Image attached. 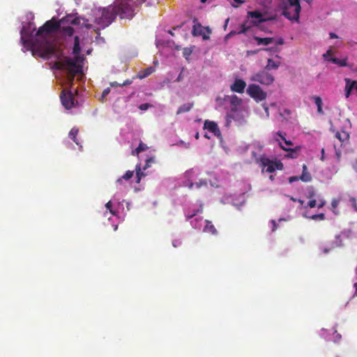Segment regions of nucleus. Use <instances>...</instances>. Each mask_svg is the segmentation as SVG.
<instances>
[{"label": "nucleus", "mask_w": 357, "mask_h": 357, "mask_svg": "<svg viewBox=\"0 0 357 357\" xmlns=\"http://www.w3.org/2000/svg\"><path fill=\"white\" fill-rule=\"evenodd\" d=\"M36 31L35 24L32 22L27 23L26 25L23 26L21 29V41L24 46H29L31 48L33 55H36L42 58H50L55 51V48L52 43V34L49 33L45 37L50 46L51 51L49 53L43 52L42 47V39L38 38L37 32L35 35L33 33Z\"/></svg>", "instance_id": "1"}, {"label": "nucleus", "mask_w": 357, "mask_h": 357, "mask_svg": "<svg viewBox=\"0 0 357 357\" xmlns=\"http://www.w3.org/2000/svg\"><path fill=\"white\" fill-rule=\"evenodd\" d=\"M81 18L79 17H73L72 15H67L59 21H56L55 17L47 20L45 24L39 27L37 31L38 38L42 39V47L45 51L44 52L49 53L51 51V47L46 39L47 35L49 33H55L59 29L61 24H68L73 25H78L80 24Z\"/></svg>", "instance_id": "2"}, {"label": "nucleus", "mask_w": 357, "mask_h": 357, "mask_svg": "<svg viewBox=\"0 0 357 357\" xmlns=\"http://www.w3.org/2000/svg\"><path fill=\"white\" fill-rule=\"evenodd\" d=\"M53 68L56 70H64L67 72V80L70 85L73 84L75 77L81 73L82 66L77 63L75 59L66 57L61 61L54 63Z\"/></svg>", "instance_id": "3"}, {"label": "nucleus", "mask_w": 357, "mask_h": 357, "mask_svg": "<svg viewBox=\"0 0 357 357\" xmlns=\"http://www.w3.org/2000/svg\"><path fill=\"white\" fill-rule=\"evenodd\" d=\"M115 8L112 6L107 8H99L94 11V22L99 26V29L108 26L115 19Z\"/></svg>", "instance_id": "4"}, {"label": "nucleus", "mask_w": 357, "mask_h": 357, "mask_svg": "<svg viewBox=\"0 0 357 357\" xmlns=\"http://www.w3.org/2000/svg\"><path fill=\"white\" fill-rule=\"evenodd\" d=\"M280 8L282 10V15L286 18L298 22L301 10L300 0H292L287 2L283 1L280 3Z\"/></svg>", "instance_id": "5"}, {"label": "nucleus", "mask_w": 357, "mask_h": 357, "mask_svg": "<svg viewBox=\"0 0 357 357\" xmlns=\"http://www.w3.org/2000/svg\"><path fill=\"white\" fill-rule=\"evenodd\" d=\"M257 162L262 167V172L273 173L275 169L282 170L283 169V165L281 162H274L265 156H261L257 160Z\"/></svg>", "instance_id": "6"}, {"label": "nucleus", "mask_w": 357, "mask_h": 357, "mask_svg": "<svg viewBox=\"0 0 357 357\" xmlns=\"http://www.w3.org/2000/svg\"><path fill=\"white\" fill-rule=\"evenodd\" d=\"M133 0L123 1L113 6L112 7L115 8V13H116V15H119L121 18L132 17L133 10L130 3Z\"/></svg>", "instance_id": "7"}, {"label": "nucleus", "mask_w": 357, "mask_h": 357, "mask_svg": "<svg viewBox=\"0 0 357 357\" xmlns=\"http://www.w3.org/2000/svg\"><path fill=\"white\" fill-rule=\"evenodd\" d=\"M250 79L252 82H259L261 84L267 86L272 84L275 81L273 75L265 69L254 74Z\"/></svg>", "instance_id": "8"}, {"label": "nucleus", "mask_w": 357, "mask_h": 357, "mask_svg": "<svg viewBox=\"0 0 357 357\" xmlns=\"http://www.w3.org/2000/svg\"><path fill=\"white\" fill-rule=\"evenodd\" d=\"M247 93L257 102L264 100L267 97L266 93L259 85L255 84L248 86Z\"/></svg>", "instance_id": "9"}, {"label": "nucleus", "mask_w": 357, "mask_h": 357, "mask_svg": "<svg viewBox=\"0 0 357 357\" xmlns=\"http://www.w3.org/2000/svg\"><path fill=\"white\" fill-rule=\"evenodd\" d=\"M248 16L256 19L248 20V23L251 24L252 26H257L259 23L273 20L276 18L275 15L265 17L261 13L257 10L248 12Z\"/></svg>", "instance_id": "10"}, {"label": "nucleus", "mask_w": 357, "mask_h": 357, "mask_svg": "<svg viewBox=\"0 0 357 357\" xmlns=\"http://www.w3.org/2000/svg\"><path fill=\"white\" fill-rule=\"evenodd\" d=\"M60 98L63 106L66 109H70L75 106V100L70 91L63 90L61 93Z\"/></svg>", "instance_id": "11"}, {"label": "nucleus", "mask_w": 357, "mask_h": 357, "mask_svg": "<svg viewBox=\"0 0 357 357\" xmlns=\"http://www.w3.org/2000/svg\"><path fill=\"white\" fill-rule=\"evenodd\" d=\"M211 33V30L208 26L203 27L200 24L193 26L192 34L194 36H202L203 40H206L210 38Z\"/></svg>", "instance_id": "12"}, {"label": "nucleus", "mask_w": 357, "mask_h": 357, "mask_svg": "<svg viewBox=\"0 0 357 357\" xmlns=\"http://www.w3.org/2000/svg\"><path fill=\"white\" fill-rule=\"evenodd\" d=\"M345 97L348 98L351 94L353 90L356 89L357 90V81H353L350 79L349 78H345Z\"/></svg>", "instance_id": "13"}, {"label": "nucleus", "mask_w": 357, "mask_h": 357, "mask_svg": "<svg viewBox=\"0 0 357 357\" xmlns=\"http://www.w3.org/2000/svg\"><path fill=\"white\" fill-rule=\"evenodd\" d=\"M246 86V83L241 79H236L234 82L231 85L230 89L234 92L242 93Z\"/></svg>", "instance_id": "14"}, {"label": "nucleus", "mask_w": 357, "mask_h": 357, "mask_svg": "<svg viewBox=\"0 0 357 357\" xmlns=\"http://www.w3.org/2000/svg\"><path fill=\"white\" fill-rule=\"evenodd\" d=\"M204 128L207 129L208 131L213 133L215 136L218 137L221 135L220 130L217 123L214 121L206 120L204 122Z\"/></svg>", "instance_id": "15"}, {"label": "nucleus", "mask_w": 357, "mask_h": 357, "mask_svg": "<svg viewBox=\"0 0 357 357\" xmlns=\"http://www.w3.org/2000/svg\"><path fill=\"white\" fill-rule=\"evenodd\" d=\"M276 135H278L284 142V144H286V146H284L281 142H279V145L280 146V148L284 150V151H291V152H296V150L295 149H291L290 146H291L293 145V143L290 140H287L284 135H286V134L284 132H280V131H278Z\"/></svg>", "instance_id": "16"}, {"label": "nucleus", "mask_w": 357, "mask_h": 357, "mask_svg": "<svg viewBox=\"0 0 357 357\" xmlns=\"http://www.w3.org/2000/svg\"><path fill=\"white\" fill-rule=\"evenodd\" d=\"M229 100L231 107V110L233 112H236L237 110V107L242 103V100L236 95L229 96Z\"/></svg>", "instance_id": "17"}, {"label": "nucleus", "mask_w": 357, "mask_h": 357, "mask_svg": "<svg viewBox=\"0 0 357 357\" xmlns=\"http://www.w3.org/2000/svg\"><path fill=\"white\" fill-rule=\"evenodd\" d=\"M66 24H61L59 29L56 31H60L62 34L72 36L74 33V29L70 26L66 25Z\"/></svg>", "instance_id": "18"}, {"label": "nucleus", "mask_w": 357, "mask_h": 357, "mask_svg": "<svg viewBox=\"0 0 357 357\" xmlns=\"http://www.w3.org/2000/svg\"><path fill=\"white\" fill-rule=\"evenodd\" d=\"M206 225L204 227L203 231L206 233H211L213 235H216L218 234V231L215 229V226L213 223L208 220H205Z\"/></svg>", "instance_id": "19"}, {"label": "nucleus", "mask_w": 357, "mask_h": 357, "mask_svg": "<svg viewBox=\"0 0 357 357\" xmlns=\"http://www.w3.org/2000/svg\"><path fill=\"white\" fill-rule=\"evenodd\" d=\"M281 65L280 61H274L272 59H268L267 64L265 66L264 69L267 71L271 70H276Z\"/></svg>", "instance_id": "20"}, {"label": "nucleus", "mask_w": 357, "mask_h": 357, "mask_svg": "<svg viewBox=\"0 0 357 357\" xmlns=\"http://www.w3.org/2000/svg\"><path fill=\"white\" fill-rule=\"evenodd\" d=\"M253 38L258 45H268L274 40L273 38H260L259 36H254Z\"/></svg>", "instance_id": "21"}, {"label": "nucleus", "mask_w": 357, "mask_h": 357, "mask_svg": "<svg viewBox=\"0 0 357 357\" xmlns=\"http://www.w3.org/2000/svg\"><path fill=\"white\" fill-rule=\"evenodd\" d=\"M252 25L248 23V20L245 21L243 23L240 24L239 30H236V35L247 33L250 29Z\"/></svg>", "instance_id": "22"}, {"label": "nucleus", "mask_w": 357, "mask_h": 357, "mask_svg": "<svg viewBox=\"0 0 357 357\" xmlns=\"http://www.w3.org/2000/svg\"><path fill=\"white\" fill-rule=\"evenodd\" d=\"M193 105H194L193 102H188V103L183 104L178 107V109L176 112V114H180L182 113L188 112L190 111V109L192 108Z\"/></svg>", "instance_id": "23"}, {"label": "nucleus", "mask_w": 357, "mask_h": 357, "mask_svg": "<svg viewBox=\"0 0 357 357\" xmlns=\"http://www.w3.org/2000/svg\"><path fill=\"white\" fill-rule=\"evenodd\" d=\"M81 52V47L79 45V38L76 36L74 38V45L73 48V54L75 55H78Z\"/></svg>", "instance_id": "24"}, {"label": "nucleus", "mask_w": 357, "mask_h": 357, "mask_svg": "<svg viewBox=\"0 0 357 357\" xmlns=\"http://www.w3.org/2000/svg\"><path fill=\"white\" fill-rule=\"evenodd\" d=\"M154 71H155L154 67L150 66V67L144 69V70L141 71L139 73L138 77L140 79H144V78L148 77L149 75H151Z\"/></svg>", "instance_id": "25"}, {"label": "nucleus", "mask_w": 357, "mask_h": 357, "mask_svg": "<svg viewBox=\"0 0 357 357\" xmlns=\"http://www.w3.org/2000/svg\"><path fill=\"white\" fill-rule=\"evenodd\" d=\"M148 149H149L148 146L146 144L141 142L139 144V146L135 150L132 151V155H138L139 153L146 151Z\"/></svg>", "instance_id": "26"}, {"label": "nucleus", "mask_w": 357, "mask_h": 357, "mask_svg": "<svg viewBox=\"0 0 357 357\" xmlns=\"http://www.w3.org/2000/svg\"><path fill=\"white\" fill-rule=\"evenodd\" d=\"M335 137L341 142H344L349 140V135L347 132L342 131L337 132L335 134Z\"/></svg>", "instance_id": "27"}, {"label": "nucleus", "mask_w": 357, "mask_h": 357, "mask_svg": "<svg viewBox=\"0 0 357 357\" xmlns=\"http://www.w3.org/2000/svg\"><path fill=\"white\" fill-rule=\"evenodd\" d=\"M347 59H337V58H335V57H331L330 58V61H331L333 63H335V64L338 65L339 66H342V67L347 66Z\"/></svg>", "instance_id": "28"}, {"label": "nucleus", "mask_w": 357, "mask_h": 357, "mask_svg": "<svg viewBox=\"0 0 357 357\" xmlns=\"http://www.w3.org/2000/svg\"><path fill=\"white\" fill-rule=\"evenodd\" d=\"M203 211L202 205L200 206L199 208L192 210V211H188L185 212V218L187 220H189L194 216H195L197 213H202Z\"/></svg>", "instance_id": "29"}, {"label": "nucleus", "mask_w": 357, "mask_h": 357, "mask_svg": "<svg viewBox=\"0 0 357 357\" xmlns=\"http://www.w3.org/2000/svg\"><path fill=\"white\" fill-rule=\"evenodd\" d=\"M78 134V129L75 128H73L69 132L70 138L75 142L76 144L79 145L78 140L77 139V136Z\"/></svg>", "instance_id": "30"}, {"label": "nucleus", "mask_w": 357, "mask_h": 357, "mask_svg": "<svg viewBox=\"0 0 357 357\" xmlns=\"http://www.w3.org/2000/svg\"><path fill=\"white\" fill-rule=\"evenodd\" d=\"M134 172L133 171H127L125 174L120 178L117 180V183H121L122 178L125 180H129L133 176Z\"/></svg>", "instance_id": "31"}, {"label": "nucleus", "mask_w": 357, "mask_h": 357, "mask_svg": "<svg viewBox=\"0 0 357 357\" xmlns=\"http://www.w3.org/2000/svg\"><path fill=\"white\" fill-rule=\"evenodd\" d=\"M300 179L303 182H310L312 181V176L310 172L302 173L300 176Z\"/></svg>", "instance_id": "32"}, {"label": "nucleus", "mask_w": 357, "mask_h": 357, "mask_svg": "<svg viewBox=\"0 0 357 357\" xmlns=\"http://www.w3.org/2000/svg\"><path fill=\"white\" fill-rule=\"evenodd\" d=\"M136 176H137V183H139L142 177L145 176V174L141 170L140 165L136 166Z\"/></svg>", "instance_id": "33"}, {"label": "nucleus", "mask_w": 357, "mask_h": 357, "mask_svg": "<svg viewBox=\"0 0 357 357\" xmlns=\"http://www.w3.org/2000/svg\"><path fill=\"white\" fill-rule=\"evenodd\" d=\"M192 50L191 48L185 47L183 50V56L188 59L189 56L192 54Z\"/></svg>", "instance_id": "34"}, {"label": "nucleus", "mask_w": 357, "mask_h": 357, "mask_svg": "<svg viewBox=\"0 0 357 357\" xmlns=\"http://www.w3.org/2000/svg\"><path fill=\"white\" fill-rule=\"evenodd\" d=\"M236 35V30H232L229 33H227L225 38H224V40L225 43H227L228 40L233 37L234 36Z\"/></svg>", "instance_id": "35"}, {"label": "nucleus", "mask_w": 357, "mask_h": 357, "mask_svg": "<svg viewBox=\"0 0 357 357\" xmlns=\"http://www.w3.org/2000/svg\"><path fill=\"white\" fill-rule=\"evenodd\" d=\"M312 99L317 107L322 106V100L319 96H313Z\"/></svg>", "instance_id": "36"}, {"label": "nucleus", "mask_w": 357, "mask_h": 357, "mask_svg": "<svg viewBox=\"0 0 357 357\" xmlns=\"http://www.w3.org/2000/svg\"><path fill=\"white\" fill-rule=\"evenodd\" d=\"M195 186L197 188L207 186V182L206 180H199V181L195 183Z\"/></svg>", "instance_id": "37"}, {"label": "nucleus", "mask_w": 357, "mask_h": 357, "mask_svg": "<svg viewBox=\"0 0 357 357\" xmlns=\"http://www.w3.org/2000/svg\"><path fill=\"white\" fill-rule=\"evenodd\" d=\"M310 218L312 220H317V219H319L321 220H323L325 219V215L324 213H319V214H317V215H313L310 217Z\"/></svg>", "instance_id": "38"}, {"label": "nucleus", "mask_w": 357, "mask_h": 357, "mask_svg": "<svg viewBox=\"0 0 357 357\" xmlns=\"http://www.w3.org/2000/svg\"><path fill=\"white\" fill-rule=\"evenodd\" d=\"M333 51L330 49L325 54H323V56L325 60L330 61V58L333 57Z\"/></svg>", "instance_id": "39"}, {"label": "nucleus", "mask_w": 357, "mask_h": 357, "mask_svg": "<svg viewBox=\"0 0 357 357\" xmlns=\"http://www.w3.org/2000/svg\"><path fill=\"white\" fill-rule=\"evenodd\" d=\"M150 107H151V105H150L149 103H144V104H141V105L139 106V109H141V110H146V109H148Z\"/></svg>", "instance_id": "40"}, {"label": "nucleus", "mask_w": 357, "mask_h": 357, "mask_svg": "<svg viewBox=\"0 0 357 357\" xmlns=\"http://www.w3.org/2000/svg\"><path fill=\"white\" fill-rule=\"evenodd\" d=\"M154 160L152 158H150L146 160V165L144 167V169H146V168L149 167L151 165V163L153 162Z\"/></svg>", "instance_id": "41"}, {"label": "nucleus", "mask_w": 357, "mask_h": 357, "mask_svg": "<svg viewBox=\"0 0 357 357\" xmlns=\"http://www.w3.org/2000/svg\"><path fill=\"white\" fill-rule=\"evenodd\" d=\"M307 206L310 208H314L317 206V201L316 199H311L309 201Z\"/></svg>", "instance_id": "42"}, {"label": "nucleus", "mask_w": 357, "mask_h": 357, "mask_svg": "<svg viewBox=\"0 0 357 357\" xmlns=\"http://www.w3.org/2000/svg\"><path fill=\"white\" fill-rule=\"evenodd\" d=\"M181 245V241L179 239L174 240L172 241V245L174 248H177Z\"/></svg>", "instance_id": "43"}, {"label": "nucleus", "mask_w": 357, "mask_h": 357, "mask_svg": "<svg viewBox=\"0 0 357 357\" xmlns=\"http://www.w3.org/2000/svg\"><path fill=\"white\" fill-rule=\"evenodd\" d=\"M105 207L109 210L110 213H112V214H114V212L113 211V210L112 209V202L111 201H109L106 204H105Z\"/></svg>", "instance_id": "44"}, {"label": "nucleus", "mask_w": 357, "mask_h": 357, "mask_svg": "<svg viewBox=\"0 0 357 357\" xmlns=\"http://www.w3.org/2000/svg\"><path fill=\"white\" fill-rule=\"evenodd\" d=\"M110 92V89L109 88H107L105 89L102 93V98H105Z\"/></svg>", "instance_id": "45"}, {"label": "nucleus", "mask_w": 357, "mask_h": 357, "mask_svg": "<svg viewBox=\"0 0 357 357\" xmlns=\"http://www.w3.org/2000/svg\"><path fill=\"white\" fill-rule=\"evenodd\" d=\"M298 180H301V179H300V176H291V177H289V182L290 183H293V182H294V181H298Z\"/></svg>", "instance_id": "46"}, {"label": "nucleus", "mask_w": 357, "mask_h": 357, "mask_svg": "<svg viewBox=\"0 0 357 357\" xmlns=\"http://www.w3.org/2000/svg\"><path fill=\"white\" fill-rule=\"evenodd\" d=\"M272 224H273V228H272V231H275L276 229H277V223L275 220H272L271 221Z\"/></svg>", "instance_id": "47"}, {"label": "nucleus", "mask_w": 357, "mask_h": 357, "mask_svg": "<svg viewBox=\"0 0 357 357\" xmlns=\"http://www.w3.org/2000/svg\"><path fill=\"white\" fill-rule=\"evenodd\" d=\"M229 22V18H227L226 20L225 21V24H224V26H223V29L225 31L227 30V25H228V23Z\"/></svg>", "instance_id": "48"}, {"label": "nucleus", "mask_w": 357, "mask_h": 357, "mask_svg": "<svg viewBox=\"0 0 357 357\" xmlns=\"http://www.w3.org/2000/svg\"><path fill=\"white\" fill-rule=\"evenodd\" d=\"M351 201H352V205H353L354 208L357 211V202H356V200L355 199H352Z\"/></svg>", "instance_id": "49"}, {"label": "nucleus", "mask_w": 357, "mask_h": 357, "mask_svg": "<svg viewBox=\"0 0 357 357\" xmlns=\"http://www.w3.org/2000/svg\"><path fill=\"white\" fill-rule=\"evenodd\" d=\"M88 21H89L88 20H84V26L86 28H87V29H90V28H91L92 25H91V24H88V23H87V22H88Z\"/></svg>", "instance_id": "50"}, {"label": "nucleus", "mask_w": 357, "mask_h": 357, "mask_svg": "<svg viewBox=\"0 0 357 357\" xmlns=\"http://www.w3.org/2000/svg\"><path fill=\"white\" fill-rule=\"evenodd\" d=\"M325 205V202L324 200H320L319 203L318 204V208H322Z\"/></svg>", "instance_id": "51"}, {"label": "nucleus", "mask_w": 357, "mask_h": 357, "mask_svg": "<svg viewBox=\"0 0 357 357\" xmlns=\"http://www.w3.org/2000/svg\"><path fill=\"white\" fill-rule=\"evenodd\" d=\"M337 204H338V201H337V200H333L331 203V205L333 208H336L337 206Z\"/></svg>", "instance_id": "52"}, {"label": "nucleus", "mask_w": 357, "mask_h": 357, "mask_svg": "<svg viewBox=\"0 0 357 357\" xmlns=\"http://www.w3.org/2000/svg\"><path fill=\"white\" fill-rule=\"evenodd\" d=\"M302 167H303V172L302 173H307V172H309L307 171V167L306 165L303 164Z\"/></svg>", "instance_id": "53"}, {"label": "nucleus", "mask_w": 357, "mask_h": 357, "mask_svg": "<svg viewBox=\"0 0 357 357\" xmlns=\"http://www.w3.org/2000/svg\"><path fill=\"white\" fill-rule=\"evenodd\" d=\"M195 185V183H192V182H189L188 184H187V186L188 187V188L190 189H192L193 188V186Z\"/></svg>", "instance_id": "54"}, {"label": "nucleus", "mask_w": 357, "mask_h": 357, "mask_svg": "<svg viewBox=\"0 0 357 357\" xmlns=\"http://www.w3.org/2000/svg\"><path fill=\"white\" fill-rule=\"evenodd\" d=\"M330 38H337V36L335 33H329Z\"/></svg>", "instance_id": "55"}, {"label": "nucleus", "mask_w": 357, "mask_h": 357, "mask_svg": "<svg viewBox=\"0 0 357 357\" xmlns=\"http://www.w3.org/2000/svg\"><path fill=\"white\" fill-rule=\"evenodd\" d=\"M277 45H283L284 44V40L282 38H280L279 40H278V41L276 42Z\"/></svg>", "instance_id": "56"}, {"label": "nucleus", "mask_w": 357, "mask_h": 357, "mask_svg": "<svg viewBox=\"0 0 357 357\" xmlns=\"http://www.w3.org/2000/svg\"><path fill=\"white\" fill-rule=\"evenodd\" d=\"M317 112L319 114H324V111L322 109V106L317 107Z\"/></svg>", "instance_id": "57"}, {"label": "nucleus", "mask_w": 357, "mask_h": 357, "mask_svg": "<svg viewBox=\"0 0 357 357\" xmlns=\"http://www.w3.org/2000/svg\"><path fill=\"white\" fill-rule=\"evenodd\" d=\"M354 287L355 288L354 296H357V282L354 283Z\"/></svg>", "instance_id": "58"}, {"label": "nucleus", "mask_w": 357, "mask_h": 357, "mask_svg": "<svg viewBox=\"0 0 357 357\" xmlns=\"http://www.w3.org/2000/svg\"><path fill=\"white\" fill-rule=\"evenodd\" d=\"M234 1L238 4H242L245 2L243 0H234Z\"/></svg>", "instance_id": "59"}, {"label": "nucleus", "mask_w": 357, "mask_h": 357, "mask_svg": "<svg viewBox=\"0 0 357 357\" xmlns=\"http://www.w3.org/2000/svg\"><path fill=\"white\" fill-rule=\"evenodd\" d=\"M110 85H111L112 86H118L119 84H117V82H112V83L110 84Z\"/></svg>", "instance_id": "60"}, {"label": "nucleus", "mask_w": 357, "mask_h": 357, "mask_svg": "<svg viewBox=\"0 0 357 357\" xmlns=\"http://www.w3.org/2000/svg\"><path fill=\"white\" fill-rule=\"evenodd\" d=\"M321 154H322L321 160H323L324 159V149H321Z\"/></svg>", "instance_id": "61"}, {"label": "nucleus", "mask_w": 357, "mask_h": 357, "mask_svg": "<svg viewBox=\"0 0 357 357\" xmlns=\"http://www.w3.org/2000/svg\"><path fill=\"white\" fill-rule=\"evenodd\" d=\"M293 153H295V152H291L290 154H289L288 155L291 158H295V156L293 155Z\"/></svg>", "instance_id": "62"}, {"label": "nucleus", "mask_w": 357, "mask_h": 357, "mask_svg": "<svg viewBox=\"0 0 357 357\" xmlns=\"http://www.w3.org/2000/svg\"><path fill=\"white\" fill-rule=\"evenodd\" d=\"M314 195V193L313 192L310 193L309 198H312Z\"/></svg>", "instance_id": "63"}, {"label": "nucleus", "mask_w": 357, "mask_h": 357, "mask_svg": "<svg viewBox=\"0 0 357 357\" xmlns=\"http://www.w3.org/2000/svg\"><path fill=\"white\" fill-rule=\"evenodd\" d=\"M199 133L197 132V133L195 135V138H196L197 139H199Z\"/></svg>", "instance_id": "64"}]
</instances>
